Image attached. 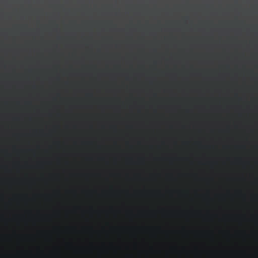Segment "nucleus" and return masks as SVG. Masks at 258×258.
Segmentation results:
<instances>
[{
  "label": "nucleus",
  "instance_id": "f257e3e1",
  "mask_svg": "<svg viewBox=\"0 0 258 258\" xmlns=\"http://www.w3.org/2000/svg\"><path fill=\"white\" fill-rule=\"evenodd\" d=\"M234 2L235 0H222L218 3V7L229 9L232 7Z\"/></svg>",
  "mask_w": 258,
  "mask_h": 258
},
{
  "label": "nucleus",
  "instance_id": "f03ea898",
  "mask_svg": "<svg viewBox=\"0 0 258 258\" xmlns=\"http://www.w3.org/2000/svg\"><path fill=\"white\" fill-rule=\"evenodd\" d=\"M238 16L242 17V4H240V2L239 4V15Z\"/></svg>",
  "mask_w": 258,
  "mask_h": 258
},
{
  "label": "nucleus",
  "instance_id": "7ed1b4c3",
  "mask_svg": "<svg viewBox=\"0 0 258 258\" xmlns=\"http://www.w3.org/2000/svg\"><path fill=\"white\" fill-rule=\"evenodd\" d=\"M247 16L246 15L245 11L244 10V7L243 6V17Z\"/></svg>",
  "mask_w": 258,
  "mask_h": 258
},
{
  "label": "nucleus",
  "instance_id": "20e7f679",
  "mask_svg": "<svg viewBox=\"0 0 258 258\" xmlns=\"http://www.w3.org/2000/svg\"><path fill=\"white\" fill-rule=\"evenodd\" d=\"M115 17H117V15H115Z\"/></svg>",
  "mask_w": 258,
  "mask_h": 258
}]
</instances>
